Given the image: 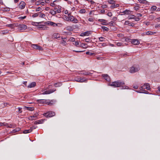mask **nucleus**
<instances>
[{"instance_id":"obj_1","label":"nucleus","mask_w":160,"mask_h":160,"mask_svg":"<svg viewBox=\"0 0 160 160\" xmlns=\"http://www.w3.org/2000/svg\"><path fill=\"white\" fill-rule=\"evenodd\" d=\"M125 83L123 81L121 80H117L110 83V85L115 88L121 87V89H128L129 87L126 86H124Z\"/></svg>"},{"instance_id":"obj_2","label":"nucleus","mask_w":160,"mask_h":160,"mask_svg":"<svg viewBox=\"0 0 160 160\" xmlns=\"http://www.w3.org/2000/svg\"><path fill=\"white\" fill-rule=\"evenodd\" d=\"M140 69L138 65H134L129 69V72L131 73H134L137 72Z\"/></svg>"},{"instance_id":"obj_3","label":"nucleus","mask_w":160,"mask_h":160,"mask_svg":"<svg viewBox=\"0 0 160 160\" xmlns=\"http://www.w3.org/2000/svg\"><path fill=\"white\" fill-rule=\"evenodd\" d=\"M43 115L47 118H51L55 115V113L54 112L49 111L43 114Z\"/></svg>"},{"instance_id":"obj_4","label":"nucleus","mask_w":160,"mask_h":160,"mask_svg":"<svg viewBox=\"0 0 160 160\" xmlns=\"http://www.w3.org/2000/svg\"><path fill=\"white\" fill-rule=\"evenodd\" d=\"M94 72L93 71H91V72H90L88 71H80L79 72L78 74H82L83 75H85L86 76H91L93 73V72Z\"/></svg>"},{"instance_id":"obj_5","label":"nucleus","mask_w":160,"mask_h":160,"mask_svg":"<svg viewBox=\"0 0 160 160\" xmlns=\"http://www.w3.org/2000/svg\"><path fill=\"white\" fill-rule=\"evenodd\" d=\"M75 81L80 82H86L87 81V79L84 77H76L75 78Z\"/></svg>"},{"instance_id":"obj_6","label":"nucleus","mask_w":160,"mask_h":160,"mask_svg":"<svg viewBox=\"0 0 160 160\" xmlns=\"http://www.w3.org/2000/svg\"><path fill=\"white\" fill-rule=\"evenodd\" d=\"M69 21L72 22L74 23H76L78 22V20L73 16H70L69 17Z\"/></svg>"},{"instance_id":"obj_7","label":"nucleus","mask_w":160,"mask_h":160,"mask_svg":"<svg viewBox=\"0 0 160 160\" xmlns=\"http://www.w3.org/2000/svg\"><path fill=\"white\" fill-rule=\"evenodd\" d=\"M31 47L35 49H37L38 50H41L42 49L41 47L37 44H32L31 45Z\"/></svg>"},{"instance_id":"obj_8","label":"nucleus","mask_w":160,"mask_h":160,"mask_svg":"<svg viewBox=\"0 0 160 160\" xmlns=\"http://www.w3.org/2000/svg\"><path fill=\"white\" fill-rule=\"evenodd\" d=\"M56 91V89L53 88L52 89H50L48 91H47L44 92H43L42 94H49L51 93H52L55 91Z\"/></svg>"},{"instance_id":"obj_9","label":"nucleus","mask_w":160,"mask_h":160,"mask_svg":"<svg viewBox=\"0 0 160 160\" xmlns=\"http://www.w3.org/2000/svg\"><path fill=\"white\" fill-rule=\"evenodd\" d=\"M26 5L25 2L23 1H21L19 4V7L21 9H23L24 8Z\"/></svg>"},{"instance_id":"obj_10","label":"nucleus","mask_w":160,"mask_h":160,"mask_svg":"<svg viewBox=\"0 0 160 160\" xmlns=\"http://www.w3.org/2000/svg\"><path fill=\"white\" fill-rule=\"evenodd\" d=\"M131 42L134 45H138L139 44L140 42L137 39H133L132 40Z\"/></svg>"},{"instance_id":"obj_11","label":"nucleus","mask_w":160,"mask_h":160,"mask_svg":"<svg viewBox=\"0 0 160 160\" xmlns=\"http://www.w3.org/2000/svg\"><path fill=\"white\" fill-rule=\"evenodd\" d=\"M19 27L20 28L21 30H25L27 28V26L24 24H20Z\"/></svg>"},{"instance_id":"obj_12","label":"nucleus","mask_w":160,"mask_h":160,"mask_svg":"<svg viewBox=\"0 0 160 160\" xmlns=\"http://www.w3.org/2000/svg\"><path fill=\"white\" fill-rule=\"evenodd\" d=\"M98 21L100 22H102L101 24L103 25H108L107 23L106 22V21L105 19H99Z\"/></svg>"},{"instance_id":"obj_13","label":"nucleus","mask_w":160,"mask_h":160,"mask_svg":"<svg viewBox=\"0 0 160 160\" xmlns=\"http://www.w3.org/2000/svg\"><path fill=\"white\" fill-rule=\"evenodd\" d=\"M144 89H146L148 90H149L150 89V86L148 83H145L143 85Z\"/></svg>"},{"instance_id":"obj_14","label":"nucleus","mask_w":160,"mask_h":160,"mask_svg":"<svg viewBox=\"0 0 160 160\" xmlns=\"http://www.w3.org/2000/svg\"><path fill=\"white\" fill-rule=\"evenodd\" d=\"M46 23L48 25H50L53 27H55L56 23L54 22L51 21H48Z\"/></svg>"},{"instance_id":"obj_15","label":"nucleus","mask_w":160,"mask_h":160,"mask_svg":"<svg viewBox=\"0 0 160 160\" xmlns=\"http://www.w3.org/2000/svg\"><path fill=\"white\" fill-rule=\"evenodd\" d=\"M90 32L88 31L82 33L80 34V36H88L90 34Z\"/></svg>"},{"instance_id":"obj_16","label":"nucleus","mask_w":160,"mask_h":160,"mask_svg":"<svg viewBox=\"0 0 160 160\" xmlns=\"http://www.w3.org/2000/svg\"><path fill=\"white\" fill-rule=\"evenodd\" d=\"M45 119H41L37 120L34 122V123L35 124L42 123L45 121Z\"/></svg>"},{"instance_id":"obj_17","label":"nucleus","mask_w":160,"mask_h":160,"mask_svg":"<svg viewBox=\"0 0 160 160\" xmlns=\"http://www.w3.org/2000/svg\"><path fill=\"white\" fill-rule=\"evenodd\" d=\"M37 101L40 103H48V102L46 100H38Z\"/></svg>"},{"instance_id":"obj_18","label":"nucleus","mask_w":160,"mask_h":160,"mask_svg":"<svg viewBox=\"0 0 160 160\" xmlns=\"http://www.w3.org/2000/svg\"><path fill=\"white\" fill-rule=\"evenodd\" d=\"M73 44L77 47H79L81 43H80L78 40H76L73 42Z\"/></svg>"},{"instance_id":"obj_19","label":"nucleus","mask_w":160,"mask_h":160,"mask_svg":"<svg viewBox=\"0 0 160 160\" xmlns=\"http://www.w3.org/2000/svg\"><path fill=\"white\" fill-rule=\"evenodd\" d=\"M36 85V83L35 82H32L28 86V88H32L35 87Z\"/></svg>"},{"instance_id":"obj_20","label":"nucleus","mask_w":160,"mask_h":160,"mask_svg":"<svg viewBox=\"0 0 160 160\" xmlns=\"http://www.w3.org/2000/svg\"><path fill=\"white\" fill-rule=\"evenodd\" d=\"M102 76L107 81H109L110 80L109 77L107 74L102 75Z\"/></svg>"},{"instance_id":"obj_21","label":"nucleus","mask_w":160,"mask_h":160,"mask_svg":"<svg viewBox=\"0 0 160 160\" xmlns=\"http://www.w3.org/2000/svg\"><path fill=\"white\" fill-rule=\"evenodd\" d=\"M122 13H124V14H129L131 13V11L128 10H126L123 11Z\"/></svg>"},{"instance_id":"obj_22","label":"nucleus","mask_w":160,"mask_h":160,"mask_svg":"<svg viewBox=\"0 0 160 160\" xmlns=\"http://www.w3.org/2000/svg\"><path fill=\"white\" fill-rule=\"evenodd\" d=\"M79 47H81L84 48H86L88 47V45L85 43H81Z\"/></svg>"},{"instance_id":"obj_23","label":"nucleus","mask_w":160,"mask_h":160,"mask_svg":"<svg viewBox=\"0 0 160 160\" xmlns=\"http://www.w3.org/2000/svg\"><path fill=\"white\" fill-rule=\"evenodd\" d=\"M38 28L41 29V28L42 30H45L46 28L45 27V26L43 25H41L38 26Z\"/></svg>"},{"instance_id":"obj_24","label":"nucleus","mask_w":160,"mask_h":160,"mask_svg":"<svg viewBox=\"0 0 160 160\" xmlns=\"http://www.w3.org/2000/svg\"><path fill=\"white\" fill-rule=\"evenodd\" d=\"M62 83L61 82H58L57 83H55L54 84V86L55 87H59L62 85Z\"/></svg>"},{"instance_id":"obj_25","label":"nucleus","mask_w":160,"mask_h":160,"mask_svg":"<svg viewBox=\"0 0 160 160\" xmlns=\"http://www.w3.org/2000/svg\"><path fill=\"white\" fill-rule=\"evenodd\" d=\"M102 29L103 31H108L109 30L108 28L105 26H102Z\"/></svg>"},{"instance_id":"obj_26","label":"nucleus","mask_w":160,"mask_h":160,"mask_svg":"<svg viewBox=\"0 0 160 160\" xmlns=\"http://www.w3.org/2000/svg\"><path fill=\"white\" fill-rule=\"evenodd\" d=\"M49 13L51 14L54 15L56 14V12L53 10H51L50 11Z\"/></svg>"},{"instance_id":"obj_27","label":"nucleus","mask_w":160,"mask_h":160,"mask_svg":"<svg viewBox=\"0 0 160 160\" xmlns=\"http://www.w3.org/2000/svg\"><path fill=\"white\" fill-rule=\"evenodd\" d=\"M39 17L41 18H44L45 16V15L44 13H41V12H38Z\"/></svg>"},{"instance_id":"obj_28","label":"nucleus","mask_w":160,"mask_h":160,"mask_svg":"<svg viewBox=\"0 0 160 160\" xmlns=\"http://www.w3.org/2000/svg\"><path fill=\"white\" fill-rule=\"evenodd\" d=\"M87 54H88L90 56H93L95 55V53L94 52H86Z\"/></svg>"},{"instance_id":"obj_29","label":"nucleus","mask_w":160,"mask_h":160,"mask_svg":"<svg viewBox=\"0 0 160 160\" xmlns=\"http://www.w3.org/2000/svg\"><path fill=\"white\" fill-rule=\"evenodd\" d=\"M154 33H155L154 32H152L148 31V32H146V35H152V34H153Z\"/></svg>"},{"instance_id":"obj_30","label":"nucleus","mask_w":160,"mask_h":160,"mask_svg":"<svg viewBox=\"0 0 160 160\" xmlns=\"http://www.w3.org/2000/svg\"><path fill=\"white\" fill-rule=\"evenodd\" d=\"M25 108H26L27 110L30 111H32L34 109L32 107H25Z\"/></svg>"},{"instance_id":"obj_31","label":"nucleus","mask_w":160,"mask_h":160,"mask_svg":"<svg viewBox=\"0 0 160 160\" xmlns=\"http://www.w3.org/2000/svg\"><path fill=\"white\" fill-rule=\"evenodd\" d=\"M3 11H9L10 10V8H4L2 9Z\"/></svg>"},{"instance_id":"obj_32","label":"nucleus","mask_w":160,"mask_h":160,"mask_svg":"<svg viewBox=\"0 0 160 160\" xmlns=\"http://www.w3.org/2000/svg\"><path fill=\"white\" fill-rule=\"evenodd\" d=\"M31 130H30V129H29L28 130H25L23 131V133L25 134L28 133L29 132H31Z\"/></svg>"},{"instance_id":"obj_33","label":"nucleus","mask_w":160,"mask_h":160,"mask_svg":"<svg viewBox=\"0 0 160 160\" xmlns=\"http://www.w3.org/2000/svg\"><path fill=\"white\" fill-rule=\"evenodd\" d=\"M79 12L81 14L84 13L86 12V10L85 9H81L80 10Z\"/></svg>"},{"instance_id":"obj_34","label":"nucleus","mask_w":160,"mask_h":160,"mask_svg":"<svg viewBox=\"0 0 160 160\" xmlns=\"http://www.w3.org/2000/svg\"><path fill=\"white\" fill-rule=\"evenodd\" d=\"M157 8L156 6H153L151 7V10L152 11H154L157 9Z\"/></svg>"},{"instance_id":"obj_35","label":"nucleus","mask_w":160,"mask_h":160,"mask_svg":"<svg viewBox=\"0 0 160 160\" xmlns=\"http://www.w3.org/2000/svg\"><path fill=\"white\" fill-rule=\"evenodd\" d=\"M139 2L141 3H146L147 1L146 0H138Z\"/></svg>"},{"instance_id":"obj_36","label":"nucleus","mask_w":160,"mask_h":160,"mask_svg":"<svg viewBox=\"0 0 160 160\" xmlns=\"http://www.w3.org/2000/svg\"><path fill=\"white\" fill-rule=\"evenodd\" d=\"M60 43L62 44L63 46H65L67 44L66 41L64 40H62L61 42Z\"/></svg>"},{"instance_id":"obj_37","label":"nucleus","mask_w":160,"mask_h":160,"mask_svg":"<svg viewBox=\"0 0 160 160\" xmlns=\"http://www.w3.org/2000/svg\"><path fill=\"white\" fill-rule=\"evenodd\" d=\"M7 103H6L5 102H3L1 104V107H2V108H3L7 106Z\"/></svg>"},{"instance_id":"obj_38","label":"nucleus","mask_w":160,"mask_h":160,"mask_svg":"<svg viewBox=\"0 0 160 160\" xmlns=\"http://www.w3.org/2000/svg\"><path fill=\"white\" fill-rule=\"evenodd\" d=\"M20 130L19 128H17L14 129L12 131V132L15 133Z\"/></svg>"},{"instance_id":"obj_39","label":"nucleus","mask_w":160,"mask_h":160,"mask_svg":"<svg viewBox=\"0 0 160 160\" xmlns=\"http://www.w3.org/2000/svg\"><path fill=\"white\" fill-rule=\"evenodd\" d=\"M38 115H37V114H35L34 115L31 116L30 117H29V119L33 120L34 119V118L35 117H36Z\"/></svg>"},{"instance_id":"obj_40","label":"nucleus","mask_w":160,"mask_h":160,"mask_svg":"<svg viewBox=\"0 0 160 160\" xmlns=\"http://www.w3.org/2000/svg\"><path fill=\"white\" fill-rule=\"evenodd\" d=\"M85 41L86 42H90L92 41L91 38H86L85 39Z\"/></svg>"},{"instance_id":"obj_41","label":"nucleus","mask_w":160,"mask_h":160,"mask_svg":"<svg viewBox=\"0 0 160 160\" xmlns=\"http://www.w3.org/2000/svg\"><path fill=\"white\" fill-rule=\"evenodd\" d=\"M8 31H1V34H4L5 33H7L8 32Z\"/></svg>"},{"instance_id":"obj_42","label":"nucleus","mask_w":160,"mask_h":160,"mask_svg":"<svg viewBox=\"0 0 160 160\" xmlns=\"http://www.w3.org/2000/svg\"><path fill=\"white\" fill-rule=\"evenodd\" d=\"M69 40L70 42H73L76 40H75V39L74 38L71 37L69 39Z\"/></svg>"},{"instance_id":"obj_43","label":"nucleus","mask_w":160,"mask_h":160,"mask_svg":"<svg viewBox=\"0 0 160 160\" xmlns=\"http://www.w3.org/2000/svg\"><path fill=\"white\" fill-rule=\"evenodd\" d=\"M66 29L69 31H71L72 30V28L71 26H68L66 28Z\"/></svg>"},{"instance_id":"obj_44","label":"nucleus","mask_w":160,"mask_h":160,"mask_svg":"<svg viewBox=\"0 0 160 160\" xmlns=\"http://www.w3.org/2000/svg\"><path fill=\"white\" fill-rule=\"evenodd\" d=\"M64 20L67 21H69V17L67 16H65L63 18Z\"/></svg>"},{"instance_id":"obj_45","label":"nucleus","mask_w":160,"mask_h":160,"mask_svg":"<svg viewBox=\"0 0 160 160\" xmlns=\"http://www.w3.org/2000/svg\"><path fill=\"white\" fill-rule=\"evenodd\" d=\"M62 24L61 23H56L55 27L58 26V27H62Z\"/></svg>"},{"instance_id":"obj_46","label":"nucleus","mask_w":160,"mask_h":160,"mask_svg":"<svg viewBox=\"0 0 160 160\" xmlns=\"http://www.w3.org/2000/svg\"><path fill=\"white\" fill-rule=\"evenodd\" d=\"M37 127L36 126H33L31 127L30 128V130H31V131L32 132L33 130L34 129H36V128H37Z\"/></svg>"},{"instance_id":"obj_47","label":"nucleus","mask_w":160,"mask_h":160,"mask_svg":"<svg viewBox=\"0 0 160 160\" xmlns=\"http://www.w3.org/2000/svg\"><path fill=\"white\" fill-rule=\"evenodd\" d=\"M105 38L103 37H100L99 38V39L100 41L102 42L104 40Z\"/></svg>"},{"instance_id":"obj_48","label":"nucleus","mask_w":160,"mask_h":160,"mask_svg":"<svg viewBox=\"0 0 160 160\" xmlns=\"http://www.w3.org/2000/svg\"><path fill=\"white\" fill-rule=\"evenodd\" d=\"M108 2L110 4H113L114 3V1L112 0H109Z\"/></svg>"},{"instance_id":"obj_49","label":"nucleus","mask_w":160,"mask_h":160,"mask_svg":"<svg viewBox=\"0 0 160 160\" xmlns=\"http://www.w3.org/2000/svg\"><path fill=\"white\" fill-rule=\"evenodd\" d=\"M117 36L118 37H124V35L121 33L118 34Z\"/></svg>"},{"instance_id":"obj_50","label":"nucleus","mask_w":160,"mask_h":160,"mask_svg":"<svg viewBox=\"0 0 160 160\" xmlns=\"http://www.w3.org/2000/svg\"><path fill=\"white\" fill-rule=\"evenodd\" d=\"M135 16L134 15H131L128 17V19H134Z\"/></svg>"},{"instance_id":"obj_51","label":"nucleus","mask_w":160,"mask_h":160,"mask_svg":"<svg viewBox=\"0 0 160 160\" xmlns=\"http://www.w3.org/2000/svg\"><path fill=\"white\" fill-rule=\"evenodd\" d=\"M38 15H39L38 13H34V14H33L32 16L33 18H35V17H37Z\"/></svg>"},{"instance_id":"obj_52","label":"nucleus","mask_w":160,"mask_h":160,"mask_svg":"<svg viewBox=\"0 0 160 160\" xmlns=\"http://www.w3.org/2000/svg\"><path fill=\"white\" fill-rule=\"evenodd\" d=\"M41 22H34L33 23H34L33 24V25H35V26H37L40 23H41Z\"/></svg>"},{"instance_id":"obj_53","label":"nucleus","mask_w":160,"mask_h":160,"mask_svg":"<svg viewBox=\"0 0 160 160\" xmlns=\"http://www.w3.org/2000/svg\"><path fill=\"white\" fill-rule=\"evenodd\" d=\"M128 40V38H124V37L122 38V39H121V40L123 41H127Z\"/></svg>"},{"instance_id":"obj_54","label":"nucleus","mask_w":160,"mask_h":160,"mask_svg":"<svg viewBox=\"0 0 160 160\" xmlns=\"http://www.w3.org/2000/svg\"><path fill=\"white\" fill-rule=\"evenodd\" d=\"M56 11V13H60L61 12V8L57 9V10Z\"/></svg>"},{"instance_id":"obj_55","label":"nucleus","mask_w":160,"mask_h":160,"mask_svg":"<svg viewBox=\"0 0 160 160\" xmlns=\"http://www.w3.org/2000/svg\"><path fill=\"white\" fill-rule=\"evenodd\" d=\"M6 26H8V27H10L11 28H12L13 27V25L12 24H8V25H6Z\"/></svg>"},{"instance_id":"obj_56","label":"nucleus","mask_w":160,"mask_h":160,"mask_svg":"<svg viewBox=\"0 0 160 160\" xmlns=\"http://www.w3.org/2000/svg\"><path fill=\"white\" fill-rule=\"evenodd\" d=\"M22 108H18V112L19 113H21L22 112V111L21 110Z\"/></svg>"},{"instance_id":"obj_57","label":"nucleus","mask_w":160,"mask_h":160,"mask_svg":"<svg viewBox=\"0 0 160 160\" xmlns=\"http://www.w3.org/2000/svg\"><path fill=\"white\" fill-rule=\"evenodd\" d=\"M117 45L118 46H121L122 45V43L121 42L117 43Z\"/></svg>"},{"instance_id":"obj_58","label":"nucleus","mask_w":160,"mask_h":160,"mask_svg":"<svg viewBox=\"0 0 160 160\" xmlns=\"http://www.w3.org/2000/svg\"><path fill=\"white\" fill-rule=\"evenodd\" d=\"M134 19L136 21H138L140 20V18L138 17L137 18L134 17Z\"/></svg>"},{"instance_id":"obj_59","label":"nucleus","mask_w":160,"mask_h":160,"mask_svg":"<svg viewBox=\"0 0 160 160\" xmlns=\"http://www.w3.org/2000/svg\"><path fill=\"white\" fill-rule=\"evenodd\" d=\"M107 15L109 17H111L112 16V14L111 12H108L107 13Z\"/></svg>"},{"instance_id":"obj_60","label":"nucleus","mask_w":160,"mask_h":160,"mask_svg":"<svg viewBox=\"0 0 160 160\" xmlns=\"http://www.w3.org/2000/svg\"><path fill=\"white\" fill-rule=\"evenodd\" d=\"M26 17V16H24V17H19V18L20 19H23L25 18Z\"/></svg>"},{"instance_id":"obj_61","label":"nucleus","mask_w":160,"mask_h":160,"mask_svg":"<svg viewBox=\"0 0 160 160\" xmlns=\"http://www.w3.org/2000/svg\"><path fill=\"white\" fill-rule=\"evenodd\" d=\"M137 17H138V18L139 17H142V14L140 13H137Z\"/></svg>"},{"instance_id":"obj_62","label":"nucleus","mask_w":160,"mask_h":160,"mask_svg":"<svg viewBox=\"0 0 160 160\" xmlns=\"http://www.w3.org/2000/svg\"><path fill=\"white\" fill-rule=\"evenodd\" d=\"M101 7L103 9H104L106 8L107 7V6L106 5H103Z\"/></svg>"},{"instance_id":"obj_63","label":"nucleus","mask_w":160,"mask_h":160,"mask_svg":"<svg viewBox=\"0 0 160 160\" xmlns=\"http://www.w3.org/2000/svg\"><path fill=\"white\" fill-rule=\"evenodd\" d=\"M15 126V125L13 124H11L9 126V127L10 128H14Z\"/></svg>"},{"instance_id":"obj_64","label":"nucleus","mask_w":160,"mask_h":160,"mask_svg":"<svg viewBox=\"0 0 160 160\" xmlns=\"http://www.w3.org/2000/svg\"><path fill=\"white\" fill-rule=\"evenodd\" d=\"M129 24V22L128 21H126L124 23L125 25H128Z\"/></svg>"}]
</instances>
